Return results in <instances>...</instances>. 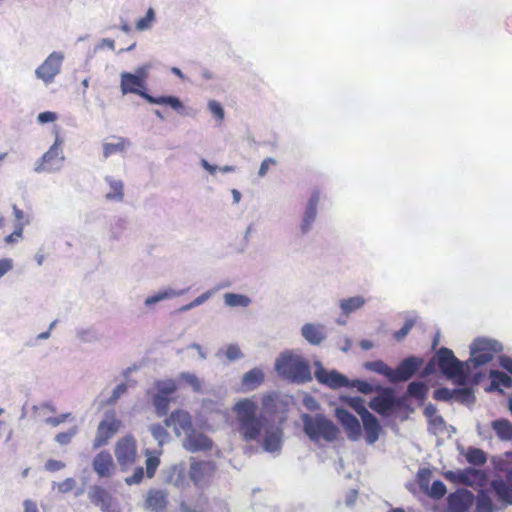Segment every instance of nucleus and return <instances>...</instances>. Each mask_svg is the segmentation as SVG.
I'll use <instances>...</instances> for the list:
<instances>
[{
    "instance_id": "f257e3e1",
    "label": "nucleus",
    "mask_w": 512,
    "mask_h": 512,
    "mask_svg": "<svg viewBox=\"0 0 512 512\" xmlns=\"http://www.w3.org/2000/svg\"><path fill=\"white\" fill-rule=\"evenodd\" d=\"M502 350V344L494 339L477 338L470 346V358L467 361L457 359L449 348H440L428 362L424 371L426 374L440 372L449 379L465 384L471 377V365L479 368L489 363L494 353Z\"/></svg>"
},
{
    "instance_id": "f03ea898",
    "label": "nucleus",
    "mask_w": 512,
    "mask_h": 512,
    "mask_svg": "<svg viewBox=\"0 0 512 512\" xmlns=\"http://www.w3.org/2000/svg\"><path fill=\"white\" fill-rule=\"evenodd\" d=\"M238 422V431L246 442L258 440L261 433L268 427L265 417L257 415V406L249 399H243L234 406Z\"/></svg>"
},
{
    "instance_id": "7ed1b4c3",
    "label": "nucleus",
    "mask_w": 512,
    "mask_h": 512,
    "mask_svg": "<svg viewBox=\"0 0 512 512\" xmlns=\"http://www.w3.org/2000/svg\"><path fill=\"white\" fill-rule=\"evenodd\" d=\"M275 370L281 377L294 384H305L312 380L309 362L291 351L283 352L277 357Z\"/></svg>"
},
{
    "instance_id": "20e7f679",
    "label": "nucleus",
    "mask_w": 512,
    "mask_h": 512,
    "mask_svg": "<svg viewBox=\"0 0 512 512\" xmlns=\"http://www.w3.org/2000/svg\"><path fill=\"white\" fill-rule=\"evenodd\" d=\"M120 90L122 95L136 94L145 99L150 104L168 105L175 111H181L184 106L180 99L175 96L154 97L147 93V87L141 80L130 72H122L120 75Z\"/></svg>"
},
{
    "instance_id": "39448f33",
    "label": "nucleus",
    "mask_w": 512,
    "mask_h": 512,
    "mask_svg": "<svg viewBox=\"0 0 512 512\" xmlns=\"http://www.w3.org/2000/svg\"><path fill=\"white\" fill-rule=\"evenodd\" d=\"M303 431L313 442L324 439L327 442L336 440L339 429L324 414L318 413L314 416L304 413L301 415Z\"/></svg>"
},
{
    "instance_id": "423d86ee",
    "label": "nucleus",
    "mask_w": 512,
    "mask_h": 512,
    "mask_svg": "<svg viewBox=\"0 0 512 512\" xmlns=\"http://www.w3.org/2000/svg\"><path fill=\"white\" fill-rule=\"evenodd\" d=\"M314 366V376L320 384L334 390L349 386L350 380L347 378V376L340 373L336 369L327 370L318 360L315 361Z\"/></svg>"
},
{
    "instance_id": "0eeeda50",
    "label": "nucleus",
    "mask_w": 512,
    "mask_h": 512,
    "mask_svg": "<svg viewBox=\"0 0 512 512\" xmlns=\"http://www.w3.org/2000/svg\"><path fill=\"white\" fill-rule=\"evenodd\" d=\"M405 399L397 397L391 390L372 398L369 402L370 408L382 416H389L399 406H402Z\"/></svg>"
},
{
    "instance_id": "6e6552de",
    "label": "nucleus",
    "mask_w": 512,
    "mask_h": 512,
    "mask_svg": "<svg viewBox=\"0 0 512 512\" xmlns=\"http://www.w3.org/2000/svg\"><path fill=\"white\" fill-rule=\"evenodd\" d=\"M121 425L120 420L115 418L114 411H108L105 419L98 426L96 437L93 442V448L97 449L104 446L108 440L118 431Z\"/></svg>"
},
{
    "instance_id": "1a4fd4ad",
    "label": "nucleus",
    "mask_w": 512,
    "mask_h": 512,
    "mask_svg": "<svg viewBox=\"0 0 512 512\" xmlns=\"http://www.w3.org/2000/svg\"><path fill=\"white\" fill-rule=\"evenodd\" d=\"M136 454V442L133 437L126 436L117 442L115 456L122 470H127L134 464Z\"/></svg>"
},
{
    "instance_id": "9d476101",
    "label": "nucleus",
    "mask_w": 512,
    "mask_h": 512,
    "mask_svg": "<svg viewBox=\"0 0 512 512\" xmlns=\"http://www.w3.org/2000/svg\"><path fill=\"white\" fill-rule=\"evenodd\" d=\"M63 58V55L59 52L51 53L36 69V76L46 84L51 83L60 72Z\"/></svg>"
},
{
    "instance_id": "9b49d317",
    "label": "nucleus",
    "mask_w": 512,
    "mask_h": 512,
    "mask_svg": "<svg viewBox=\"0 0 512 512\" xmlns=\"http://www.w3.org/2000/svg\"><path fill=\"white\" fill-rule=\"evenodd\" d=\"M335 417L347 431V437L351 441H358L362 435V427L358 418L345 408L335 409Z\"/></svg>"
},
{
    "instance_id": "f8f14e48",
    "label": "nucleus",
    "mask_w": 512,
    "mask_h": 512,
    "mask_svg": "<svg viewBox=\"0 0 512 512\" xmlns=\"http://www.w3.org/2000/svg\"><path fill=\"white\" fill-rule=\"evenodd\" d=\"M444 476L449 481L471 487L485 479L484 473L473 467H467L456 471L449 470L444 473Z\"/></svg>"
},
{
    "instance_id": "ddd939ff",
    "label": "nucleus",
    "mask_w": 512,
    "mask_h": 512,
    "mask_svg": "<svg viewBox=\"0 0 512 512\" xmlns=\"http://www.w3.org/2000/svg\"><path fill=\"white\" fill-rule=\"evenodd\" d=\"M182 445L191 453L206 452L212 449L213 441L204 433L194 429L184 436Z\"/></svg>"
},
{
    "instance_id": "4468645a",
    "label": "nucleus",
    "mask_w": 512,
    "mask_h": 512,
    "mask_svg": "<svg viewBox=\"0 0 512 512\" xmlns=\"http://www.w3.org/2000/svg\"><path fill=\"white\" fill-rule=\"evenodd\" d=\"M423 360L410 356L400 362L398 367L392 369V383L408 381L422 366Z\"/></svg>"
},
{
    "instance_id": "2eb2a0df",
    "label": "nucleus",
    "mask_w": 512,
    "mask_h": 512,
    "mask_svg": "<svg viewBox=\"0 0 512 512\" xmlns=\"http://www.w3.org/2000/svg\"><path fill=\"white\" fill-rule=\"evenodd\" d=\"M165 425L168 427L173 426L174 432L178 437L182 434L185 436L194 430L190 414L183 410H175L172 412L171 415L165 419Z\"/></svg>"
},
{
    "instance_id": "dca6fc26",
    "label": "nucleus",
    "mask_w": 512,
    "mask_h": 512,
    "mask_svg": "<svg viewBox=\"0 0 512 512\" xmlns=\"http://www.w3.org/2000/svg\"><path fill=\"white\" fill-rule=\"evenodd\" d=\"M214 472L210 461H193L189 469V478L197 487L205 486Z\"/></svg>"
},
{
    "instance_id": "f3484780",
    "label": "nucleus",
    "mask_w": 512,
    "mask_h": 512,
    "mask_svg": "<svg viewBox=\"0 0 512 512\" xmlns=\"http://www.w3.org/2000/svg\"><path fill=\"white\" fill-rule=\"evenodd\" d=\"M502 471L505 473V479H494L491 482V487L499 500L507 505H512V468H504Z\"/></svg>"
},
{
    "instance_id": "a211bd4d",
    "label": "nucleus",
    "mask_w": 512,
    "mask_h": 512,
    "mask_svg": "<svg viewBox=\"0 0 512 512\" xmlns=\"http://www.w3.org/2000/svg\"><path fill=\"white\" fill-rule=\"evenodd\" d=\"M261 446L265 452L279 454L282 449L283 431L279 427L268 425Z\"/></svg>"
},
{
    "instance_id": "6ab92c4d",
    "label": "nucleus",
    "mask_w": 512,
    "mask_h": 512,
    "mask_svg": "<svg viewBox=\"0 0 512 512\" xmlns=\"http://www.w3.org/2000/svg\"><path fill=\"white\" fill-rule=\"evenodd\" d=\"M93 470L100 478L110 477L114 469V462L108 451L99 452L92 462Z\"/></svg>"
},
{
    "instance_id": "aec40b11",
    "label": "nucleus",
    "mask_w": 512,
    "mask_h": 512,
    "mask_svg": "<svg viewBox=\"0 0 512 512\" xmlns=\"http://www.w3.org/2000/svg\"><path fill=\"white\" fill-rule=\"evenodd\" d=\"M319 200H320L319 190L313 191V193L311 194V197L307 203V206H306V209L304 212V216H303V220H302V224H301V231L303 233H306L309 231V229L311 228V225L313 224V222L316 219L317 205H318Z\"/></svg>"
},
{
    "instance_id": "412c9836",
    "label": "nucleus",
    "mask_w": 512,
    "mask_h": 512,
    "mask_svg": "<svg viewBox=\"0 0 512 512\" xmlns=\"http://www.w3.org/2000/svg\"><path fill=\"white\" fill-rule=\"evenodd\" d=\"M363 429L365 431V440L367 444H374L379 439L382 430L379 420L372 413L361 418Z\"/></svg>"
},
{
    "instance_id": "4be33fe9",
    "label": "nucleus",
    "mask_w": 512,
    "mask_h": 512,
    "mask_svg": "<svg viewBox=\"0 0 512 512\" xmlns=\"http://www.w3.org/2000/svg\"><path fill=\"white\" fill-rule=\"evenodd\" d=\"M167 503V494L163 490L151 489L147 493L145 508L151 512H161Z\"/></svg>"
},
{
    "instance_id": "5701e85b",
    "label": "nucleus",
    "mask_w": 512,
    "mask_h": 512,
    "mask_svg": "<svg viewBox=\"0 0 512 512\" xmlns=\"http://www.w3.org/2000/svg\"><path fill=\"white\" fill-rule=\"evenodd\" d=\"M90 501L101 508L104 512H109L112 505V496L104 488L93 486L89 491Z\"/></svg>"
},
{
    "instance_id": "b1692460",
    "label": "nucleus",
    "mask_w": 512,
    "mask_h": 512,
    "mask_svg": "<svg viewBox=\"0 0 512 512\" xmlns=\"http://www.w3.org/2000/svg\"><path fill=\"white\" fill-rule=\"evenodd\" d=\"M166 482L179 488H184L188 483L186 477V467L184 463L172 465L166 471Z\"/></svg>"
},
{
    "instance_id": "393cba45",
    "label": "nucleus",
    "mask_w": 512,
    "mask_h": 512,
    "mask_svg": "<svg viewBox=\"0 0 512 512\" xmlns=\"http://www.w3.org/2000/svg\"><path fill=\"white\" fill-rule=\"evenodd\" d=\"M302 336L311 345H319L325 338L326 333L321 325L306 323L301 329Z\"/></svg>"
},
{
    "instance_id": "a878e982",
    "label": "nucleus",
    "mask_w": 512,
    "mask_h": 512,
    "mask_svg": "<svg viewBox=\"0 0 512 512\" xmlns=\"http://www.w3.org/2000/svg\"><path fill=\"white\" fill-rule=\"evenodd\" d=\"M264 381V373L259 368H253L242 377V388L245 391L256 389Z\"/></svg>"
},
{
    "instance_id": "bb28decb",
    "label": "nucleus",
    "mask_w": 512,
    "mask_h": 512,
    "mask_svg": "<svg viewBox=\"0 0 512 512\" xmlns=\"http://www.w3.org/2000/svg\"><path fill=\"white\" fill-rule=\"evenodd\" d=\"M491 385L488 391H502L501 387H512V378L503 371L491 370L489 373Z\"/></svg>"
},
{
    "instance_id": "cd10ccee",
    "label": "nucleus",
    "mask_w": 512,
    "mask_h": 512,
    "mask_svg": "<svg viewBox=\"0 0 512 512\" xmlns=\"http://www.w3.org/2000/svg\"><path fill=\"white\" fill-rule=\"evenodd\" d=\"M470 500L464 493H454L448 498V512H468Z\"/></svg>"
},
{
    "instance_id": "c85d7f7f",
    "label": "nucleus",
    "mask_w": 512,
    "mask_h": 512,
    "mask_svg": "<svg viewBox=\"0 0 512 512\" xmlns=\"http://www.w3.org/2000/svg\"><path fill=\"white\" fill-rule=\"evenodd\" d=\"M491 428L500 440H512V423L508 419L500 418L492 421Z\"/></svg>"
},
{
    "instance_id": "c756f323",
    "label": "nucleus",
    "mask_w": 512,
    "mask_h": 512,
    "mask_svg": "<svg viewBox=\"0 0 512 512\" xmlns=\"http://www.w3.org/2000/svg\"><path fill=\"white\" fill-rule=\"evenodd\" d=\"M114 142H107L103 144V155L105 158L110 157L116 153L124 152L129 147L130 142L123 137H113Z\"/></svg>"
},
{
    "instance_id": "7c9ffc66",
    "label": "nucleus",
    "mask_w": 512,
    "mask_h": 512,
    "mask_svg": "<svg viewBox=\"0 0 512 512\" xmlns=\"http://www.w3.org/2000/svg\"><path fill=\"white\" fill-rule=\"evenodd\" d=\"M147 394L151 397L153 406L158 416H165L169 410L170 397L160 395L149 389Z\"/></svg>"
},
{
    "instance_id": "2f4dec72",
    "label": "nucleus",
    "mask_w": 512,
    "mask_h": 512,
    "mask_svg": "<svg viewBox=\"0 0 512 512\" xmlns=\"http://www.w3.org/2000/svg\"><path fill=\"white\" fill-rule=\"evenodd\" d=\"M110 191L106 194V199L109 201L121 202L124 199L123 182L115 180L111 177L106 178Z\"/></svg>"
},
{
    "instance_id": "473e14b6",
    "label": "nucleus",
    "mask_w": 512,
    "mask_h": 512,
    "mask_svg": "<svg viewBox=\"0 0 512 512\" xmlns=\"http://www.w3.org/2000/svg\"><path fill=\"white\" fill-rule=\"evenodd\" d=\"M341 400L351 407L360 416V418H364L366 415L371 413L366 408L365 401L361 397L342 396Z\"/></svg>"
},
{
    "instance_id": "72a5a7b5",
    "label": "nucleus",
    "mask_w": 512,
    "mask_h": 512,
    "mask_svg": "<svg viewBox=\"0 0 512 512\" xmlns=\"http://www.w3.org/2000/svg\"><path fill=\"white\" fill-rule=\"evenodd\" d=\"M464 456L467 462L474 466H482L487 462V454L480 448L469 447Z\"/></svg>"
},
{
    "instance_id": "f704fd0d",
    "label": "nucleus",
    "mask_w": 512,
    "mask_h": 512,
    "mask_svg": "<svg viewBox=\"0 0 512 512\" xmlns=\"http://www.w3.org/2000/svg\"><path fill=\"white\" fill-rule=\"evenodd\" d=\"M363 367L368 371L385 376L390 382H392V369L383 361H368L364 363Z\"/></svg>"
},
{
    "instance_id": "c9c22d12",
    "label": "nucleus",
    "mask_w": 512,
    "mask_h": 512,
    "mask_svg": "<svg viewBox=\"0 0 512 512\" xmlns=\"http://www.w3.org/2000/svg\"><path fill=\"white\" fill-rule=\"evenodd\" d=\"M428 392V386L421 381H412L407 387L406 394L418 400H424Z\"/></svg>"
},
{
    "instance_id": "e433bc0d",
    "label": "nucleus",
    "mask_w": 512,
    "mask_h": 512,
    "mask_svg": "<svg viewBox=\"0 0 512 512\" xmlns=\"http://www.w3.org/2000/svg\"><path fill=\"white\" fill-rule=\"evenodd\" d=\"M365 304L362 296H354L340 301V307L345 315L357 311Z\"/></svg>"
},
{
    "instance_id": "4c0bfd02",
    "label": "nucleus",
    "mask_w": 512,
    "mask_h": 512,
    "mask_svg": "<svg viewBox=\"0 0 512 512\" xmlns=\"http://www.w3.org/2000/svg\"><path fill=\"white\" fill-rule=\"evenodd\" d=\"M348 388H356L358 392L364 395L371 394L374 391L382 390V387L380 385L374 386L365 380L359 379L350 380Z\"/></svg>"
},
{
    "instance_id": "58836bf2",
    "label": "nucleus",
    "mask_w": 512,
    "mask_h": 512,
    "mask_svg": "<svg viewBox=\"0 0 512 512\" xmlns=\"http://www.w3.org/2000/svg\"><path fill=\"white\" fill-rule=\"evenodd\" d=\"M454 400L461 403H473L475 401L474 391L471 387L462 386L454 389Z\"/></svg>"
},
{
    "instance_id": "ea45409f",
    "label": "nucleus",
    "mask_w": 512,
    "mask_h": 512,
    "mask_svg": "<svg viewBox=\"0 0 512 512\" xmlns=\"http://www.w3.org/2000/svg\"><path fill=\"white\" fill-rule=\"evenodd\" d=\"M155 393L170 397L176 391V385L173 380H158L155 382Z\"/></svg>"
},
{
    "instance_id": "a19ab883",
    "label": "nucleus",
    "mask_w": 512,
    "mask_h": 512,
    "mask_svg": "<svg viewBox=\"0 0 512 512\" xmlns=\"http://www.w3.org/2000/svg\"><path fill=\"white\" fill-rule=\"evenodd\" d=\"M224 301L228 306L231 307H247L251 302L247 296L235 293H226L224 295Z\"/></svg>"
},
{
    "instance_id": "79ce46f5",
    "label": "nucleus",
    "mask_w": 512,
    "mask_h": 512,
    "mask_svg": "<svg viewBox=\"0 0 512 512\" xmlns=\"http://www.w3.org/2000/svg\"><path fill=\"white\" fill-rule=\"evenodd\" d=\"M150 432L153 438L158 442L159 446L169 441L170 435L166 429L160 424H153L150 426Z\"/></svg>"
},
{
    "instance_id": "37998d69",
    "label": "nucleus",
    "mask_w": 512,
    "mask_h": 512,
    "mask_svg": "<svg viewBox=\"0 0 512 512\" xmlns=\"http://www.w3.org/2000/svg\"><path fill=\"white\" fill-rule=\"evenodd\" d=\"M180 379H182L187 385H189L194 392H202V382L195 374L183 372L180 374Z\"/></svg>"
},
{
    "instance_id": "c03bdc74",
    "label": "nucleus",
    "mask_w": 512,
    "mask_h": 512,
    "mask_svg": "<svg viewBox=\"0 0 512 512\" xmlns=\"http://www.w3.org/2000/svg\"><path fill=\"white\" fill-rule=\"evenodd\" d=\"M477 511L478 512H492L493 505L490 497L482 492L477 497Z\"/></svg>"
},
{
    "instance_id": "a18cd8bd",
    "label": "nucleus",
    "mask_w": 512,
    "mask_h": 512,
    "mask_svg": "<svg viewBox=\"0 0 512 512\" xmlns=\"http://www.w3.org/2000/svg\"><path fill=\"white\" fill-rule=\"evenodd\" d=\"M155 20V13L152 8H149L146 15L136 22V29L143 31L149 29Z\"/></svg>"
},
{
    "instance_id": "49530a36",
    "label": "nucleus",
    "mask_w": 512,
    "mask_h": 512,
    "mask_svg": "<svg viewBox=\"0 0 512 512\" xmlns=\"http://www.w3.org/2000/svg\"><path fill=\"white\" fill-rule=\"evenodd\" d=\"M454 389H448L446 387H440L434 391V398L438 401H451L454 400Z\"/></svg>"
},
{
    "instance_id": "de8ad7c7",
    "label": "nucleus",
    "mask_w": 512,
    "mask_h": 512,
    "mask_svg": "<svg viewBox=\"0 0 512 512\" xmlns=\"http://www.w3.org/2000/svg\"><path fill=\"white\" fill-rule=\"evenodd\" d=\"M208 109L217 121L222 122L224 120V109L219 102L210 100L208 102Z\"/></svg>"
},
{
    "instance_id": "09e8293b",
    "label": "nucleus",
    "mask_w": 512,
    "mask_h": 512,
    "mask_svg": "<svg viewBox=\"0 0 512 512\" xmlns=\"http://www.w3.org/2000/svg\"><path fill=\"white\" fill-rule=\"evenodd\" d=\"M97 332L92 328L80 329L77 331V338L81 342H93L98 339Z\"/></svg>"
},
{
    "instance_id": "8fccbe9b",
    "label": "nucleus",
    "mask_w": 512,
    "mask_h": 512,
    "mask_svg": "<svg viewBox=\"0 0 512 512\" xmlns=\"http://www.w3.org/2000/svg\"><path fill=\"white\" fill-rule=\"evenodd\" d=\"M127 385L125 383H121L117 385L112 391L111 396L106 400L107 405H114L118 399L127 392Z\"/></svg>"
},
{
    "instance_id": "3c124183",
    "label": "nucleus",
    "mask_w": 512,
    "mask_h": 512,
    "mask_svg": "<svg viewBox=\"0 0 512 512\" xmlns=\"http://www.w3.org/2000/svg\"><path fill=\"white\" fill-rule=\"evenodd\" d=\"M62 144V141L57 137L55 140V143L50 147V149L42 156L43 162H49L52 159L58 157L60 153V146Z\"/></svg>"
},
{
    "instance_id": "603ef678",
    "label": "nucleus",
    "mask_w": 512,
    "mask_h": 512,
    "mask_svg": "<svg viewBox=\"0 0 512 512\" xmlns=\"http://www.w3.org/2000/svg\"><path fill=\"white\" fill-rule=\"evenodd\" d=\"M77 434V428L72 427L67 432L58 433L55 436V441L60 445H67L71 442L72 438Z\"/></svg>"
},
{
    "instance_id": "864d4df0",
    "label": "nucleus",
    "mask_w": 512,
    "mask_h": 512,
    "mask_svg": "<svg viewBox=\"0 0 512 512\" xmlns=\"http://www.w3.org/2000/svg\"><path fill=\"white\" fill-rule=\"evenodd\" d=\"M159 464L160 460L157 456H149L146 459V475L148 478H152L154 476Z\"/></svg>"
},
{
    "instance_id": "5fc2aeb1",
    "label": "nucleus",
    "mask_w": 512,
    "mask_h": 512,
    "mask_svg": "<svg viewBox=\"0 0 512 512\" xmlns=\"http://www.w3.org/2000/svg\"><path fill=\"white\" fill-rule=\"evenodd\" d=\"M225 355H226L227 359L230 361H236L243 357V354H242L240 348L236 344L228 345L226 348V351H225Z\"/></svg>"
},
{
    "instance_id": "6e6d98bb",
    "label": "nucleus",
    "mask_w": 512,
    "mask_h": 512,
    "mask_svg": "<svg viewBox=\"0 0 512 512\" xmlns=\"http://www.w3.org/2000/svg\"><path fill=\"white\" fill-rule=\"evenodd\" d=\"M143 477H144V469H143V467H137L134 470V473H133L132 476H129V477L125 478V483L127 485H129V486L137 485V484H139L143 480Z\"/></svg>"
},
{
    "instance_id": "4d7b16f0",
    "label": "nucleus",
    "mask_w": 512,
    "mask_h": 512,
    "mask_svg": "<svg viewBox=\"0 0 512 512\" xmlns=\"http://www.w3.org/2000/svg\"><path fill=\"white\" fill-rule=\"evenodd\" d=\"M150 67L151 66L149 64L139 66L136 68L135 73H133L141 80L142 84H144L146 87H147V80L149 77Z\"/></svg>"
},
{
    "instance_id": "13d9d810",
    "label": "nucleus",
    "mask_w": 512,
    "mask_h": 512,
    "mask_svg": "<svg viewBox=\"0 0 512 512\" xmlns=\"http://www.w3.org/2000/svg\"><path fill=\"white\" fill-rule=\"evenodd\" d=\"M54 485H56L55 482ZM57 486L59 492L68 493L76 487V480L74 478H67L64 481L58 483Z\"/></svg>"
},
{
    "instance_id": "bf43d9fd",
    "label": "nucleus",
    "mask_w": 512,
    "mask_h": 512,
    "mask_svg": "<svg viewBox=\"0 0 512 512\" xmlns=\"http://www.w3.org/2000/svg\"><path fill=\"white\" fill-rule=\"evenodd\" d=\"M446 493V486L441 480H435L431 485V494L434 497H442Z\"/></svg>"
},
{
    "instance_id": "052dcab7",
    "label": "nucleus",
    "mask_w": 512,
    "mask_h": 512,
    "mask_svg": "<svg viewBox=\"0 0 512 512\" xmlns=\"http://www.w3.org/2000/svg\"><path fill=\"white\" fill-rule=\"evenodd\" d=\"M277 164V161L273 158H266L262 161L261 165H260V168L258 170V176L259 177H264L269 169L272 167V166H275Z\"/></svg>"
},
{
    "instance_id": "680f3d73",
    "label": "nucleus",
    "mask_w": 512,
    "mask_h": 512,
    "mask_svg": "<svg viewBox=\"0 0 512 512\" xmlns=\"http://www.w3.org/2000/svg\"><path fill=\"white\" fill-rule=\"evenodd\" d=\"M70 415H71L70 413H64L57 417H48L45 419V423L52 427H57L60 424H62L63 422H65L67 420V418L70 417Z\"/></svg>"
},
{
    "instance_id": "e2e57ef3",
    "label": "nucleus",
    "mask_w": 512,
    "mask_h": 512,
    "mask_svg": "<svg viewBox=\"0 0 512 512\" xmlns=\"http://www.w3.org/2000/svg\"><path fill=\"white\" fill-rule=\"evenodd\" d=\"M413 324H414V322H404L403 327L394 333V338L397 341L403 340L406 337V335L410 332V330L412 329Z\"/></svg>"
},
{
    "instance_id": "0e129e2a",
    "label": "nucleus",
    "mask_w": 512,
    "mask_h": 512,
    "mask_svg": "<svg viewBox=\"0 0 512 512\" xmlns=\"http://www.w3.org/2000/svg\"><path fill=\"white\" fill-rule=\"evenodd\" d=\"M57 119V114L51 111H45L38 115L37 120L40 124L54 122Z\"/></svg>"
},
{
    "instance_id": "69168bd1",
    "label": "nucleus",
    "mask_w": 512,
    "mask_h": 512,
    "mask_svg": "<svg viewBox=\"0 0 512 512\" xmlns=\"http://www.w3.org/2000/svg\"><path fill=\"white\" fill-rule=\"evenodd\" d=\"M65 467V463L59 460L49 459L45 463V469L49 472H56Z\"/></svg>"
},
{
    "instance_id": "338daca9",
    "label": "nucleus",
    "mask_w": 512,
    "mask_h": 512,
    "mask_svg": "<svg viewBox=\"0 0 512 512\" xmlns=\"http://www.w3.org/2000/svg\"><path fill=\"white\" fill-rule=\"evenodd\" d=\"M22 232L21 224H16L14 232L6 236L5 242L8 244L16 242L22 236Z\"/></svg>"
},
{
    "instance_id": "774afa93",
    "label": "nucleus",
    "mask_w": 512,
    "mask_h": 512,
    "mask_svg": "<svg viewBox=\"0 0 512 512\" xmlns=\"http://www.w3.org/2000/svg\"><path fill=\"white\" fill-rule=\"evenodd\" d=\"M303 404L310 411H315L319 409V403L311 395H307L304 397Z\"/></svg>"
}]
</instances>
